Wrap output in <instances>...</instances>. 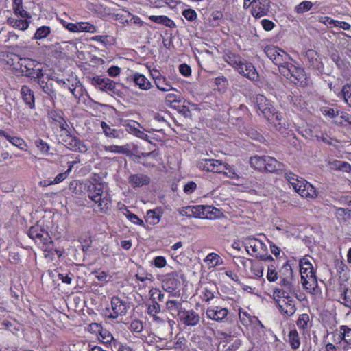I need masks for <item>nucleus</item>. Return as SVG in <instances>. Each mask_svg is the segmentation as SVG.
I'll use <instances>...</instances> for the list:
<instances>
[{
  "label": "nucleus",
  "instance_id": "f257e3e1",
  "mask_svg": "<svg viewBox=\"0 0 351 351\" xmlns=\"http://www.w3.org/2000/svg\"><path fill=\"white\" fill-rule=\"evenodd\" d=\"M279 72L296 86L305 87L308 85V80L304 69L296 67L289 62L280 68Z\"/></svg>",
  "mask_w": 351,
  "mask_h": 351
},
{
  "label": "nucleus",
  "instance_id": "f03ea898",
  "mask_svg": "<svg viewBox=\"0 0 351 351\" xmlns=\"http://www.w3.org/2000/svg\"><path fill=\"white\" fill-rule=\"evenodd\" d=\"M258 110L263 117L269 121H280L282 119V114L278 112L265 96L258 95L256 97Z\"/></svg>",
  "mask_w": 351,
  "mask_h": 351
},
{
  "label": "nucleus",
  "instance_id": "7ed1b4c3",
  "mask_svg": "<svg viewBox=\"0 0 351 351\" xmlns=\"http://www.w3.org/2000/svg\"><path fill=\"white\" fill-rule=\"evenodd\" d=\"M91 85L97 89L111 95H121V91L117 88L116 82L104 76H94L88 78Z\"/></svg>",
  "mask_w": 351,
  "mask_h": 351
},
{
  "label": "nucleus",
  "instance_id": "20e7f679",
  "mask_svg": "<svg viewBox=\"0 0 351 351\" xmlns=\"http://www.w3.org/2000/svg\"><path fill=\"white\" fill-rule=\"evenodd\" d=\"M264 52L267 58L278 66L279 71L291 59L287 53L274 45L265 46Z\"/></svg>",
  "mask_w": 351,
  "mask_h": 351
},
{
  "label": "nucleus",
  "instance_id": "39448f33",
  "mask_svg": "<svg viewBox=\"0 0 351 351\" xmlns=\"http://www.w3.org/2000/svg\"><path fill=\"white\" fill-rule=\"evenodd\" d=\"M232 62L233 66L243 76L254 81L258 79V74L252 63L247 62L241 57H235Z\"/></svg>",
  "mask_w": 351,
  "mask_h": 351
},
{
  "label": "nucleus",
  "instance_id": "423d86ee",
  "mask_svg": "<svg viewBox=\"0 0 351 351\" xmlns=\"http://www.w3.org/2000/svg\"><path fill=\"white\" fill-rule=\"evenodd\" d=\"M299 267L302 283L304 286V288L306 289H311V287H307L308 282H311L308 280H310L311 281H313V283H315L317 278L312 264L307 259L302 258L300 261Z\"/></svg>",
  "mask_w": 351,
  "mask_h": 351
},
{
  "label": "nucleus",
  "instance_id": "0eeeda50",
  "mask_svg": "<svg viewBox=\"0 0 351 351\" xmlns=\"http://www.w3.org/2000/svg\"><path fill=\"white\" fill-rule=\"evenodd\" d=\"M111 308L113 313L111 314L110 317L116 319L119 315L124 316L127 314L128 310L130 308V303L118 296H113L111 298Z\"/></svg>",
  "mask_w": 351,
  "mask_h": 351
},
{
  "label": "nucleus",
  "instance_id": "6e6552de",
  "mask_svg": "<svg viewBox=\"0 0 351 351\" xmlns=\"http://www.w3.org/2000/svg\"><path fill=\"white\" fill-rule=\"evenodd\" d=\"M28 236L35 241L36 243H43L45 245L52 243L51 237L47 232L45 231L40 226L36 225L32 226L28 231Z\"/></svg>",
  "mask_w": 351,
  "mask_h": 351
},
{
  "label": "nucleus",
  "instance_id": "1a4fd4ad",
  "mask_svg": "<svg viewBox=\"0 0 351 351\" xmlns=\"http://www.w3.org/2000/svg\"><path fill=\"white\" fill-rule=\"evenodd\" d=\"M178 319L186 326H195L200 322V316L197 312L194 310H186L185 308L179 313Z\"/></svg>",
  "mask_w": 351,
  "mask_h": 351
},
{
  "label": "nucleus",
  "instance_id": "9d476101",
  "mask_svg": "<svg viewBox=\"0 0 351 351\" xmlns=\"http://www.w3.org/2000/svg\"><path fill=\"white\" fill-rule=\"evenodd\" d=\"M197 167L200 169L217 173L223 172L225 167L221 161L215 159H203L198 162Z\"/></svg>",
  "mask_w": 351,
  "mask_h": 351
},
{
  "label": "nucleus",
  "instance_id": "9b49d317",
  "mask_svg": "<svg viewBox=\"0 0 351 351\" xmlns=\"http://www.w3.org/2000/svg\"><path fill=\"white\" fill-rule=\"evenodd\" d=\"M64 145L69 149L74 152H86L87 147L86 145L75 136H73L71 134H67L62 139Z\"/></svg>",
  "mask_w": 351,
  "mask_h": 351
},
{
  "label": "nucleus",
  "instance_id": "f8f14e48",
  "mask_svg": "<svg viewBox=\"0 0 351 351\" xmlns=\"http://www.w3.org/2000/svg\"><path fill=\"white\" fill-rule=\"evenodd\" d=\"M252 14L254 17L261 18L267 14L270 9V0H252Z\"/></svg>",
  "mask_w": 351,
  "mask_h": 351
},
{
  "label": "nucleus",
  "instance_id": "ddd939ff",
  "mask_svg": "<svg viewBox=\"0 0 351 351\" xmlns=\"http://www.w3.org/2000/svg\"><path fill=\"white\" fill-rule=\"evenodd\" d=\"M21 73L30 77L32 75L34 74L36 67L39 64L36 61L30 58H19L18 62Z\"/></svg>",
  "mask_w": 351,
  "mask_h": 351
},
{
  "label": "nucleus",
  "instance_id": "4468645a",
  "mask_svg": "<svg viewBox=\"0 0 351 351\" xmlns=\"http://www.w3.org/2000/svg\"><path fill=\"white\" fill-rule=\"evenodd\" d=\"M276 305L282 313L287 316L293 315L295 311V302L293 299L280 300L276 299Z\"/></svg>",
  "mask_w": 351,
  "mask_h": 351
},
{
  "label": "nucleus",
  "instance_id": "2eb2a0df",
  "mask_svg": "<svg viewBox=\"0 0 351 351\" xmlns=\"http://www.w3.org/2000/svg\"><path fill=\"white\" fill-rule=\"evenodd\" d=\"M307 59L306 64L313 69L321 71L323 69V63L317 52L313 49H308L306 52Z\"/></svg>",
  "mask_w": 351,
  "mask_h": 351
},
{
  "label": "nucleus",
  "instance_id": "dca6fc26",
  "mask_svg": "<svg viewBox=\"0 0 351 351\" xmlns=\"http://www.w3.org/2000/svg\"><path fill=\"white\" fill-rule=\"evenodd\" d=\"M228 311L221 306L210 307L206 310V315L208 318L217 321L223 322L228 315Z\"/></svg>",
  "mask_w": 351,
  "mask_h": 351
},
{
  "label": "nucleus",
  "instance_id": "f3484780",
  "mask_svg": "<svg viewBox=\"0 0 351 351\" xmlns=\"http://www.w3.org/2000/svg\"><path fill=\"white\" fill-rule=\"evenodd\" d=\"M302 183L295 191L302 197L315 198L317 196V191L309 182L303 180Z\"/></svg>",
  "mask_w": 351,
  "mask_h": 351
},
{
  "label": "nucleus",
  "instance_id": "a211bd4d",
  "mask_svg": "<svg viewBox=\"0 0 351 351\" xmlns=\"http://www.w3.org/2000/svg\"><path fill=\"white\" fill-rule=\"evenodd\" d=\"M242 243L247 253L250 255L252 254L249 252V248H251L252 252L256 253L258 251V247L262 249L266 247V245L263 242L254 237H251L243 238Z\"/></svg>",
  "mask_w": 351,
  "mask_h": 351
},
{
  "label": "nucleus",
  "instance_id": "6ab92c4d",
  "mask_svg": "<svg viewBox=\"0 0 351 351\" xmlns=\"http://www.w3.org/2000/svg\"><path fill=\"white\" fill-rule=\"evenodd\" d=\"M128 182L133 188L147 185L150 182L149 176L142 173L132 174L128 178Z\"/></svg>",
  "mask_w": 351,
  "mask_h": 351
},
{
  "label": "nucleus",
  "instance_id": "aec40b11",
  "mask_svg": "<svg viewBox=\"0 0 351 351\" xmlns=\"http://www.w3.org/2000/svg\"><path fill=\"white\" fill-rule=\"evenodd\" d=\"M177 277L178 274L175 273L169 274L166 279L162 282L163 289L169 293L176 290L180 285V281Z\"/></svg>",
  "mask_w": 351,
  "mask_h": 351
},
{
  "label": "nucleus",
  "instance_id": "412c9836",
  "mask_svg": "<svg viewBox=\"0 0 351 351\" xmlns=\"http://www.w3.org/2000/svg\"><path fill=\"white\" fill-rule=\"evenodd\" d=\"M101 127L106 136L108 138L120 139L124 137V132L122 130L112 128L104 121H101Z\"/></svg>",
  "mask_w": 351,
  "mask_h": 351
},
{
  "label": "nucleus",
  "instance_id": "4be33fe9",
  "mask_svg": "<svg viewBox=\"0 0 351 351\" xmlns=\"http://www.w3.org/2000/svg\"><path fill=\"white\" fill-rule=\"evenodd\" d=\"M21 94L25 104L27 105L31 109L34 108V95L29 87L25 85L23 86L21 89Z\"/></svg>",
  "mask_w": 351,
  "mask_h": 351
},
{
  "label": "nucleus",
  "instance_id": "5701e85b",
  "mask_svg": "<svg viewBox=\"0 0 351 351\" xmlns=\"http://www.w3.org/2000/svg\"><path fill=\"white\" fill-rule=\"evenodd\" d=\"M103 192L104 187L102 183L90 184L88 186V196L92 201H96L97 198L101 197Z\"/></svg>",
  "mask_w": 351,
  "mask_h": 351
},
{
  "label": "nucleus",
  "instance_id": "b1692460",
  "mask_svg": "<svg viewBox=\"0 0 351 351\" xmlns=\"http://www.w3.org/2000/svg\"><path fill=\"white\" fill-rule=\"evenodd\" d=\"M132 80L140 89L147 90L152 86L149 80L143 74L136 73L132 75Z\"/></svg>",
  "mask_w": 351,
  "mask_h": 351
},
{
  "label": "nucleus",
  "instance_id": "393cba45",
  "mask_svg": "<svg viewBox=\"0 0 351 351\" xmlns=\"http://www.w3.org/2000/svg\"><path fill=\"white\" fill-rule=\"evenodd\" d=\"M265 166V168H264L263 171L274 173L277 171L282 170L284 165L276 160L274 158L267 156L266 157Z\"/></svg>",
  "mask_w": 351,
  "mask_h": 351
},
{
  "label": "nucleus",
  "instance_id": "a878e982",
  "mask_svg": "<svg viewBox=\"0 0 351 351\" xmlns=\"http://www.w3.org/2000/svg\"><path fill=\"white\" fill-rule=\"evenodd\" d=\"M204 217L203 219H215L219 218L223 213L218 208L213 206H204Z\"/></svg>",
  "mask_w": 351,
  "mask_h": 351
},
{
  "label": "nucleus",
  "instance_id": "bb28decb",
  "mask_svg": "<svg viewBox=\"0 0 351 351\" xmlns=\"http://www.w3.org/2000/svg\"><path fill=\"white\" fill-rule=\"evenodd\" d=\"M267 156H260L256 155L254 156L250 157V163L251 167L255 169L263 171L264 168H265V162Z\"/></svg>",
  "mask_w": 351,
  "mask_h": 351
},
{
  "label": "nucleus",
  "instance_id": "cd10ccee",
  "mask_svg": "<svg viewBox=\"0 0 351 351\" xmlns=\"http://www.w3.org/2000/svg\"><path fill=\"white\" fill-rule=\"evenodd\" d=\"M152 22L162 24L166 27L173 28L176 27V23L174 21L171 19H170L169 17L166 16H155L152 15L149 18Z\"/></svg>",
  "mask_w": 351,
  "mask_h": 351
},
{
  "label": "nucleus",
  "instance_id": "c85d7f7f",
  "mask_svg": "<svg viewBox=\"0 0 351 351\" xmlns=\"http://www.w3.org/2000/svg\"><path fill=\"white\" fill-rule=\"evenodd\" d=\"M166 306L171 314H176L177 317L179 316V313L184 309L182 302L177 300H168L166 302Z\"/></svg>",
  "mask_w": 351,
  "mask_h": 351
},
{
  "label": "nucleus",
  "instance_id": "c756f323",
  "mask_svg": "<svg viewBox=\"0 0 351 351\" xmlns=\"http://www.w3.org/2000/svg\"><path fill=\"white\" fill-rule=\"evenodd\" d=\"M73 163H74V162H71L68 167V169L65 172L60 173L59 174H58L56 176V178H54V180L53 181H50L47 184L45 183V186H46V185L48 186V185L54 184H59V183L62 182L63 180H64L68 177L69 173L71 172V171L73 168Z\"/></svg>",
  "mask_w": 351,
  "mask_h": 351
},
{
  "label": "nucleus",
  "instance_id": "7c9ffc66",
  "mask_svg": "<svg viewBox=\"0 0 351 351\" xmlns=\"http://www.w3.org/2000/svg\"><path fill=\"white\" fill-rule=\"evenodd\" d=\"M13 10L15 14L22 18L29 17V14L23 8V0H13Z\"/></svg>",
  "mask_w": 351,
  "mask_h": 351
},
{
  "label": "nucleus",
  "instance_id": "2f4dec72",
  "mask_svg": "<svg viewBox=\"0 0 351 351\" xmlns=\"http://www.w3.org/2000/svg\"><path fill=\"white\" fill-rule=\"evenodd\" d=\"M8 22L13 27H14L16 29H19L20 30H25L27 29V27L29 26V23L27 20L15 19H12V18H9L8 19Z\"/></svg>",
  "mask_w": 351,
  "mask_h": 351
},
{
  "label": "nucleus",
  "instance_id": "473e14b6",
  "mask_svg": "<svg viewBox=\"0 0 351 351\" xmlns=\"http://www.w3.org/2000/svg\"><path fill=\"white\" fill-rule=\"evenodd\" d=\"M204 262L207 263L210 267H214L223 263L222 258L215 253H210L204 258Z\"/></svg>",
  "mask_w": 351,
  "mask_h": 351
},
{
  "label": "nucleus",
  "instance_id": "72a5a7b5",
  "mask_svg": "<svg viewBox=\"0 0 351 351\" xmlns=\"http://www.w3.org/2000/svg\"><path fill=\"white\" fill-rule=\"evenodd\" d=\"M104 149L106 152H110L112 153H117V154H126V155H128L130 153V149L128 148V145H125V146L108 145V146H105Z\"/></svg>",
  "mask_w": 351,
  "mask_h": 351
},
{
  "label": "nucleus",
  "instance_id": "f704fd0d",
  "mask_svg": "<svg viewBox=\"0 0 351 351\" xmlns=\"http://www.w3.org/2000/svg\"><path fill=\"white\" fill-rule=\"evenodd\" d=\"M288 337L291 348L295 350L300 347V341L299 338V335L295 329L291 330L289 332Z\"/></svg>",
  "mask_w": 351,
  "mask_h": 351
},
{
  "label": "nucleus",
  "instance_id": "c9c22d12",
  "mask_svg": "<svg viewBox=\"0 0 351 351\" xmlns=\"http://www.w3.org/2000/svg\"><path fill=\"white\" fill-rule=\"evenodd\" d=\"M96 204H97L98 207L99 208L101 212L106 213L110 209V199L107 195L103 198L99 197L97 199L96 201H94Z\"/></svg>",
  "mask_w": 351,
  "mask_h": 351
},
{
  "label": "nucleus",
  "instance_id": "e433bc0d",
  "mask_svg": "<svg viewBox=\"0 0 351 351\" xmlns=\"http://www.w3.org/2000/svg\"><path fill=\"white\" fill-rule=\"evenodd\" d=\"M285 177L295 191H297L298 186L302 184V182H303V180H298V176L292 172L285 173Z\"/></svg>",
  "mask_w": 351,
  "mask_h": 351
},
{
  "label": "nucleus",
  "instance_id": "4c0bfd02",
  "mask_svg": "<svg viewBox=\"0 0 351 351\" xmlns=\"http://www.w3.org/2000/svg\"><path fill=\"white\" fill-rule=\"evenodd\" d=\"M156 87L162 91L167 92L173 89L171 83L165 77L156 80L155 83Z\"/></svg>",
  "mask_w": 351,
  "mask_h": 351
},
{
  "label": "nucleus",
  "instance_id": "58836bf2",
  "mask_svg": "<svg viewBox=\"0 0 351 351\" xmlns=\"http://www.w3.org/2000/svg\"><path fill=\"white\" fill-rule=\"evenodd\" d=\"M280 278H294L293 269L288 262L285 263L279 271Z\"/></svg>",
  "mask_w": 351,
  "mask_h": 351
},
{
  "label": "nucleus",
  "instance_id": "ea45409f",
  "mask_svg": "<svg viewBox=\"0 0 351 351\" xmlns=\"http://www.w3.org/2000/svg\"><path fill=\"white\" fill-rule=\"evenodd\" d=\"M341 339L348 345H351V328L343 325L340 327Z\"/></svg>",
  "mask_w": 351,
  "mask_h": 351
},
{
  "label": "nucleus",
  "instance_id": "a19ab883",
  "mask_svg": "<svg viewBox=\"0 0 351 351\" xmlns=\"http://www.w3.org/2000/svg\"><path fill=\"white\" fill-rule=\"evenodd\" d=\"M51 32V29L48 26H42L37 29L34 34V38L36 40H41L46 38Z\"/></svg>",
  "mask_w": 351,
  "mask_h": 351
},
{
  "label": "nucleus",
  "instance_id": "79ce46f5",
  "mask_svg": "<svg viewBox=\"0 0 351 351\" xmlns=\"http://www.w3.org/2000/svg\"><path fill=\"white\" fill-rule=\"evenodd\" d=\"M160 216L156 213L154 210H149L146 214V221L150 224H157L160 221Z\"/></svg>",
  "mask_w": 351,
  "mask_h": 351
},
{
  "label": "nucleus",
  "instance_id": "37998d69",
  "mask_svg": "<svg viewBox=\"0 0 351 351\" xmlns=\"http://www.w3.org/2000/svg\"><path fill=\"white\" fill-rule=\"evenodd\" d=\"M273 295L274 297V300L280 299V300H289L293 299L292 294H287L284 292V291H281L280 288L276 287L273 291Z\"/></svg>",
  "mask_w": 351,
  "mask_h": 351
},
{
  "label": "nucleus",
  "instance_id": "c03bdc74",
  "mask_svg": "<svg viewBox=\"0 0 351 351\" xmlns=\"http://www.w3.org/2000/svg\"><path fill=\"white\" fill-rule=\"evenodd\" d=\"M97 29L95 25L87 22L79 23V32H86L89 33L96 32Z\"/></svg>",
  "mask_w": 351,
  "mask_h": 351
},
{
  "label": "nucleus",
  "instance_id": "a18cd8bd",
  "mask_svg": "<svg viewBox=\"0 0 351 351\" xmlns=\"http://www.w3.org/2000/svg\"><path fill=\"white\" fill-rule=\"evenodd\" d=\"M313 6V3L309 1H304L301 2L295 7V11L298 14H302L308 12Z\"/></svg>",
  "mask_w": 351,
  "mask_h": 351
},
{
  "label": "nucleus",
  "instance_id": "49530a36",
  "mask_svg": "<svg viewBox=\"0 0 351 351\" xmlns=\"http://www.w3.org/2000/svg\"><path fill=\"white\" fill-rule=\"evenodd\" d=\"M345 101L351 107V84H345L341 90Z\"/></svg>",
  "mask_w": 351,
  "mask_h": 351
},
{
  "label": "nucleus",
  "instance_id": "de8ad7c7",
  "mask_svg": "<svg viewBox=\"0 0 351 351\" xmlns=\"http://www.w3.org/2000/svg\"><path fill=\"white\" fill-rule=\"evenodd\" d=\"M151 304H148L147 313L151 316H154L160 312V306L157 301L152 300Z\"/></svg>",
  "mask_w": 351,
  "mask_h": 351
},
{
  "label": "nucleus",
  "instance_id": "09e8293b",
  "mask_svg": "<svg viewBox=\"0 0 351 351\" xmlns=\"http://www.w3.org/2000/svg\"><path fill=\"white\" fill-rule=\"evenodd\" d=\"M223 166H225V167L223 172L221 173H223L226 176L232 179L239 178V176L236 173L234 169H233L228 164L223 162Z\"/></svg>",
  "mask_w": 351,
  "mask_h": 351
},
{
  "label": "nucleus",
  "instance_id": "8fccbe9b",
  "mask_svg": "<svg viewBox=\"0 0 351 351\" xmlns=\"http://www.w3.org/2000/svg\"><path fill=\"white\" fill-rule=\"evenodd\" d=\"M251 271L256 277L261 278L263 275V266L261 263H254L252 264Z\"/></svg>",
  "mask_w": 351,
  "mask_h": 351
},
{
  "label": "nucleus",
  "instance_id": "3c124183",
  "mask_svg": "<svg viewBox=\"0 0 351 351\" xmlns=\"http://www.w3.org/2000/svg\"><path fill=\"white\" fill-rule=\"evenodd\" d=\"M278 272L273 265L268 266L267 278L269 282H275L278 279Z\"/></svg>",
  "mask_w": 351,
  "mask_h": 351
},
{
  "label": "nucleus",
  "instance_id": "603ef678",
  "mask_svg": "<svg viewBox=\"0 0 351 351\" xmlns=\"http://www.w3.org/2000/svg\"><path fill=\"white\" fill-rule=\"evenodd\" d=\"M150 298L151 300H155V301H163V299L165 298V295L161 293V291L158 289H152L149 291Z\"/></svg>",
  "mask_w": 351,
  "mask_h": 351
},
{
  "label": "nucleus",
  "instance_id": "864d4df0",
  "mask_svg": "<svg viewBox=\"0 0 351 351\" xmlns=\"http://www.w3.org/2000/svg\"><path fill=\"white\" fill-rule=\"evenodd\" d=\"M309 321V316L308 314H302L300 315L298 321L297 326L299 328L304 329L306 328L308 322Z\"/></svg>",
  "mask_w": 351,
  "mask_h": 351
},
{
  "label": "nucleus",
  "instance_id": "5fc2aeb1",
  "mask_svg": "<svg viewBox=\"0 0 351 351\" xmlns=\"http://www.w3.org/2000/svg\"><path fill=\"white\" fill-rule=\"evenodd\" d=\"M143 322L138 319L133 320L130 324V329L132 332L138 333L143 330Z\"/></svg>",
  "mask_w": 351,
  "mask_h": 351
},
{
  "label": "nucleus",
  "instance_id": "6e6d98bb",
  "mask_svg": "<svg viewBox=\"0 0 351 351\" xmlns=\"http://www.w3.org/2000/svg\"><path fill=\"white\" fill-rule=\"evenodd\" d=\"M5 138L14 146L22 149V146L24 144V141L22 138L16 136H11L9 134H7Z\"/></svg>",
  "mask_w": 351,
  "mask_h": 351
},
{
  "label": "nucleus",
  "instance_id": "4d7b16f0",
  "mask_svg": "<svg viewBox=\"0 0 351 351\" xmlns=\"http://www.w3.org/2000/svg\"><path fill=\"white\" fill-rule=\"evenodd\" d=\"M43 91L46 93L51 98H53L56 97L55 90L53 88V84L51 83H47L40 87Z\"/></svg>",
  "mask_w": 351,
  "mask_h": 351
},
{
  "label": "nucleus",
  "instance_id": "13d9d810",
  "mask_svg": "<svg viewBox=\"0 0 351 351\" xmlns=\"http://www.w3.org/2000/svg\"><path fill=\"white\" fill-rule=\"evenodd\" d=\"M192 211L194 215L193 217L202 218L204 217V205L191 206Z\"/></svg>",
  "mask_w": 351,
  "mask_h": 351
},
{
  "label": "nucleus",
  "instance_id": "bf43d9fd",
  "mask_svg": "<svg viewBox=\"0 0 351 351\" xmlns=\"http://www.w3.org/2000/svg\"><path fill=\"white\" fill-rule=\"evenodd\" d=\"M182 15L189 21H193L197 18L196 12L191 8L186 9L182 12Z\"/></svg>",
  "mask_w": 351,
  "mask_h": 351
},
{
  "label": "nucleus",
  "instance_id": "052dcab7",
  "mask_svg": "<svg viewBox=\"0 0 351 351\" xmlns=\"http://www.w3.org/2000/svg\"><path fill=\"white\" fill-rule=\"evenodd\" d=\"M127 211L129 213V214L127 216L128 219H130L134 223H136L140 226H144V223H143V220L139 219L136 215L130 213L128 210H127Z\"/></svg>",
  "mask_w": 351,
  "mask_h": 351
},
{
  "label": "nucleus",
  "instance_id": "680f3d73",
  "mask_svg": "<svg viewBox=\"0 0 351 351\" xmlns=\"http://www.w3.org/2000/svg\"><path fill=\"white\" fill-rule=\"evenodd\" d=\"M52 80L56 82L59 85H60L63 88H70V80L66 79H60L57 77L53 76L51 77Z\"/></svg>",
  "mask_w": 351,
  "mask_h": 351
},
{
  "label": "nucleus",
  "instance_id": "e2e57ef3",
  "mask_svg": "<svg viewBox=\"0 0 351 351\" xmlns=\"http://www.w3.org/2000/svg\"><path fill=\"white\" fill-rule=\"evenodd\" d=\"M166 263L165 258L161 256H156L154 260V264L158 268L164 267L166 265Z\"/></svg>",
  "mask_w": 351,
  "mask_h": 351
},
{
  "label": "nucleus",
  "instance_id": "0e129e2a",
  "mask_svg": "<svg viewBox=\"0 0 351 351\" xmlns=\"http://www.w3.org/2000/svg\"><path fill=\"white\" fill-rule=\"evenodd\" d=\"M179 213L181 216H186L189 217H193V215H194V214L193 213V211H192L191 206H188L182 208L179 210Z\"/></svg>",
  "mask_w": 351,
  "mask_h": 351
},
{
  "label": "nucleus",
  "instance_id": "69168bd1",
  "mask_svg": "<svg viewBox=\"0 0 351 351\" xmlns=\"http://www.w3.org/2000/svg\"><path fill=\"white\" fill-rule=\"evenodd\" d=\"M179 71L182 75L185 77L191 75V67L186 64H182L179 66Z\"/></svg>",
  "mask_w": 351,
  "mask_h": 351
},
{
  "label": "nucleus",
  "instance_id": "338daca9",
  "mask_svg": "<svg viewBox=\"0 0 351 351\" xmlns=\"http://www.w3.org/2000/svg\"><path fill=\"white\" fill-rule=\"evenodd\" d=\"M262 27L265 31H271L275 26L274 22L269 19H263L261 22Z\"/></svg>",
  "mask_w": 351,
  "mask_h": 351
},
{
  "label": "nucleus",
  "instance_id": "774afa93",
  "mask_svg": "<svg viewBox=\"0 0 351 351\" xmlns=\"http://www.w3.org/2000/svg\"><path fill=\"white\" fill-rule=\"evenodd\" d=\"M36 146L43 153H47L49 150V146L43 140L39 139L36 142Z\"/></svg>",
  "mask_w": 351,
  "mask_h": 351
}]
</instances>
